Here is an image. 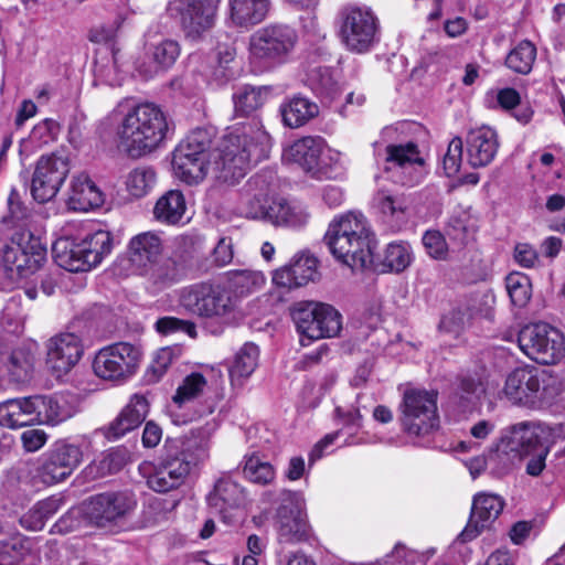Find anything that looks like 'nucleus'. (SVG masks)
I'll list each match as a JSON object with an SVG mask.
<instances>
[{"label": "nucleus", "instance_id": "f03ea898", "mask_svg": "<svg viewBox=\"0 0 565 565\" xmlns=\"http://www.w3.org/2000/svg\"><path fill=\"white\" fill-rule=\"evenodd\" d=\"M210 440L204 430L167 440L164 455L147 483L156 492H169L182 486L193 467L209 457Z\"/></svg>", "mask_w": 565, "mask_h": 565}, {"label": "nucleus", "instance_id": "c9c22d12", "mask_svg": "<svg viewBox=\"0 0 565 565\" xmlns=\"http://www.w3.org/2000/svg\"><path fill=\"white\" fill-rule=\"evenodd\" d=\"M230 19L236 26L248 28L260 23L267 15L269 0H228Z\"/></svg>", "mask_w": 565, "mask_h": 565}, {"label": "nucleus", "instance_id": "774afa93", "mask_svg": "<svg viewBox=\"0 0 565 565\" xmlns=\"http://www.w3.org/2000/svg\"><path fill=\"white\" fill-rule=\"evenodd\" d=\"M21 441L28 452H34L46 444L47 434L39 428L26 429L21 435Z\"/></svg>", "mask_w": 565, "mask_h": 565}, {"label": "nucleus", "instance_id": "4d7b16f0", "mask_svg": "<svg viewBox=\"0 0 565 565\" xmlns=\"http://www.w3.org/2000/svg\"><path fill=\"white\" fill-rule=\"evenodd\" d=\"M427 557L425 554L408 548L402 543H397L391 554L386 555L382 564L384 565H416L423 564Z\"/></svg>", "mask_w": 565, "mask_h": 565}, {"label": "nucleus", "instance_id": "a211bd4d", "mask_svg": "<svg viewBox=\"0 0 565 565\" xmlns=\"http://www.w3.org/2000/svg\"><path fill=\"white\" fill-rule=\"evenodd\" d=\"M68 161L55 153L42 156L35 164L31 181V194L40 203L56 196L68 174Z\"/></svg>", "mask_w": 565, "mask_h": 565}, {"label": "nucleus", "instance_id": "f257e3e1", "mask_svg": "<svg viewBox=\"0 0 565 565\" xmlns=\"http://www.w3.org/2000/svg\"><path fill=\"white\" fill-rule=\"evenodd\" d=\"M270 146V136L258 119L236 124L223 136L213 170L218 179L235 183L245 177L252 164L268 157Z\"/></svg>", "mask_w": 565, "mask_h": 565}, {"label": "nucleus", "instance_id": "6ab92c4d", "mask_svg": "<svg viewBox=\"0 0 565 565\" xmlns=\"http://www.w3.org/2000/svg\"><path fill=\"white\" fill-rule=\"evenodd\" d=\"M424 160L418 148L413 142L405 145H388L386 147L385 170L392 172L394 182L413 186L424 175Z\"/></svg>", "mask_w": 565, "mask_h": 565}, {"label": "nucleus", "instance_id": "37998d69", "mask_svg": "<svg viewBox=\"0 0 565 565\" xmlns=\"http://www.w3.org/2000/svg\"><path fill=\"white\" fill-rule=\"evenodd\" d=\"M79 242L85 249L86 259L89 260L92 268L99 265L113 249V236L108 231L104 230L88 234Z\"/></svg>", "mask_w": 565, "mask_h": 565}, {"label": "nucleus", "instance_id": "4468645a", "mask_svg": "<svg viewBox=\"0 0 565 565\" xmlns=\"http://www.w3.org/2000/svg\"><path fill=\"white\" fill-rule=\"evenodd\" d=\"M339 35L348 50L363 53L371 49L377 31V19L366 7L350 4L340 11Z\"/></svg>", "mask_w": 565, "mask_h": 565}, {"label": "nucleus", "instance_id": "bb28decb", "mask_svg": "<svg viewBox=\"0 0 565 565\" xmlns=\"http://www.w3.org/2000/svg\"><path fill=\"white\" fill-rule=\"evenodd\" d=\"M164 249L160 233L141 232L134 235L126 248L127 259L136 273L148 271L160 259Z\"/></svg>", "mask_w": 565, "mask_h": 565}, {"label": "nucleus", "instance_id": "de8ad7c7", "mask_svg": "<svg viewBox=\"0 0 565 565\" xmlns=\"http://www.w3.org/2000/svg\"><path fill=\"white\" fill-rule=\"evenodd\" d=\"M536 57V49L530 41L520 42L505 58L507 66L515 73L527 74Z\"/></svg>", "mask_w": 565, "mask_h": 565}, {"label": "nucleus", "instance_id": "c03bdc74", "mask_svg": "<svg viewBox=\"0 0 565 565\" xmlns=\"http://www.w3.org/2000/svg\"><path fill=\"white\" fill-rule=\"evenodd\" d=\"M374 204L385 221L397 224L405 222L407 203L404 196L379 192L374 198Z\"/></svg>", "mask_w": 565, "mask_h": 565}, {"label": "nucleus", "instance_id": "c85d7f7f", "mask_svg": "<svg viewBox=\"0 0 565 565\" xmlns=\"http://www.w3.org/2000/svg\"><path fill=\"white\" fill-rule=\"evenodd\" d=\"M467 161L472 168L490 164L499 149L497 131L488 126L470 129L466 136Z\"/></svg>", "mask_w": 565, "mask_h": 565}, {"label": "nucleus", "instance_id": "cd10ccee", "mask_svg": "<svg viewBox=\"0 0 565 565\" xmlns=\"http://www.w3.org/2000/svg\"><path fill=\"white\" fill-rule=\"evenodd\" d=\"M270 186L260 177L252 178L243 188L239 199L241 214L252 220H269L271 214Z\"/></svg>", "mask_w": 565, "mask_h": 565}, {"label": "nucleus", "instance_id": "9d476101", "mask_svg": "<svg viewBox=\"0 0 565 565\" xmlns=\"http://www.w3.org/2000/svg\"><path fill=\"white\" fill-rule=\"evenodd\" d=\"M437 392L411 388L405 391L401 404V425L405 433L426 436L438 429Z\"/></svg>", "mask_w": 565, "mask_h": 565}, {"label": "nucleus", "instance_id": "39448f33", "mask_svg": "<svg viewBox=\"0 0 565 565\" xmlns=\"http://www.w3.org/2000/svg\"><path fill=\"white\" fill-rule=\"evenodd\" d=\"M179 306L192 316L222 324L236 323L243 317L238 298L226 288L209 282L182 288Z\"/></svg>", "mask_w": 565, "mask_h": 565}, {"label": "nucleus", "instance_id": "473e14b6", "mask_svg": "<svg viewBox=\"0 0 565 565\" xmlns=\"http://www.w3.org/2000/svg\"><path fill=\"white\" fill-rule=\"evenodd\" d=\"M52 253L55 263L67 271L78 273L92 269L79 241L61 237L53 244Z\"/></svg>", "mask_w": 565, "mask_h": 565}, {"label": "nucleus", "instance_id": "f3484780", "mask_svg": "<svg viewBox=\"0 0 565 565\" xmlns=\"http://www.w3.org/2000/svg\"><path fill=\"white\" fill-rule=\"evenodd\" d=\"M220 0H172L167 12L177 20L186 36L195 39L211 29Z\"/></svg>", "mask_w": 565, "mask_h": 565}, {"label": "nucleus", "instance_id": "4c0bfd02", "mask_svg": "<svg viewBox=\"0 0 565 565\" xmlns=\"http://www.w3.org/2000/svg\"><path fill=\"white\" fill-rule=\"evenodd\" d=\"M309 213L307 209L299 203H290L284 199H275L271 201V214L269 213V222L275 225L288 227H301L307 224Z\"/></svg>", "mask_w": 565, "mask_h": 565}, {"label": "nucleus", "instance_id": "1a4fd4ad", "mask_svg": "<svg viewBox=\"0 0 565 565\" xmlns=\"http://www.w3.org/2000/svg\"><path fill=\"white\" fill-rule=\"evenodd\" d=\"M213 134L198 128L191 131L174 149L172 168L174 175L186 184H196L206 177L210 167V148Z\"/></svg>", "mask_w": 565, "mask_h": 565}, {"label": "nucleus", "instance_id": "4be33fe9", "mask_svg": "<svg viewBox=\"0 0 565 565\" xmlns=\"http://www.w3.org/2000/svg\"><path fill=\"white\" fill-rule=\"evenodd\" d=\"M180 44L170 39L146 45L142 56L136 60L135 70L143 79H151L170 70L180 56Z\"/></svg>", "mask_w": 565, "mask_h": 565}, {"label": "nucleus", "instance_id": "c756f323", "mask_svg": "<svg viewBox=\"0 0 565 565\" xmlns=\"http://www.w3.org/2000/svg\"><path fill=\"white\" fill-rule=\"evenodd\" d=\"M319 276L318 259L309 253L295 256L289 266L281 267L274 273L273 281L288 289L298 288L315 281Z\"/></svg>", "mask_w": 565, "mask_h": 565}, {"label": "nucleus", "instance_id": "052dcab7", "mask_svg": "<svg viewBox=\"0 0 565 565\" xmlns=\"http://www.w3.org/2000/svg\"><path fill=\"white\" fill-rule=\"evenodd\" d=\"M462 139L460 137L452 138L443 160L444 170L448 177H454L459 171L462 162Z\"/></svg>", "mask_w": 565, "mask_h": 565}, {"label": "nucleus", "instance_id": "7c9ffc66", "mask_svg": "<svg viewBox=\"0 0 565 565\" xmlns=\"http://www.w3.org/2000/svg\"><path fill=\"white\" fill-rule=\"evenodd\" d=\"M31 423L57 425L71 418L75 409L62 396L34 395L29 396Z\"/></svg>", "mask_w": 565, "mask_h": 565}, {"label": "nucleus", "instance_id": "a878e982", "mask_svg": "<svg viewBox=\"0 0 565 565\" xmlns=\"http://www.w3.org/2000/svg\"><path fill=\"white\" fill-rule=\"evenodd\" d=\"M209 508L225 522L232 512L246 503L245 489L228 475H222L214 483L213 490L206 495Z\"/></svg>", "mask_w": 565, "mask_h": 565}, {"label": "nucleus", "instance_id": "dca6fc26", "mask_svg": "<svg viewBox=\"0 0 565 565\" xmlns=\"http://www.w3.org/2000/svg\"><path fill=\"white\" fill-rule=\"evenodd\" d=\"M136 508V500L127 492H104L82 503L85 520L97 526L108 527L124 520Z\"/></svg>", "mask_w": 565, "mask_h": 565}, {"label": "nucleus", "instance_id": "2f4dec72", "mask_svg": "<svg viewBox=\"0 0 565 565\" xmlns=\"http://www.w3.org/2000/svg\"><path fill=\"white\" fill-rule=\"evenodd\" d=\"M38 351V343L30 341L22 343L10 352L6 366L11 381L23 383L31 380Z\"/></svg>", "mask_w": 565, "mask_h": 565}, {"label": "nucleus", "instance_id": "ea45409f", "mask_svg": "<svg viewBox=\"0 0 565 565\" xmlns=\"http://www.w3.org/2000/svg\"><path fill=\"white\" fill-rule=\"evenodd\" d=\"M319 113L317 104L308 98L295 96L280 106V114L285 126L299 128L316 117Z\"/></svg>", "mask_w": 565, "mask_h": 565}, {"label": "nucleus", "instance_id": "09e8293b", "mask_svg": "<svg viewBox=\"0 0 565 565\" xmlns=\"http://www.w3.org/2000/svg\"><path fill=\"white\" fill-rule=\"evenodd\" d=\"M505 287L511 302L523 308L532 297V284L530 278L522 273H511L505 278Z\"/></svg>", "mask_w": 565, "mask_h": 565}, {"label": "nucleus", "instance_id": "9b49d317", "mask_svg": "<svg viewBox=\"0 0 565 565\" xmlns=\"http://www.w3.org/2000/svg\"><path fill=\"white\" fill-rule=\"evenodd\" d=\"M521 351L540 364H555L565 356V338L545 322L524 326L518 335Z\"/></svg>", "mask_w": 565, "mask_h": 565}, {"label": "nucleus", "instance_id": "412c9836", "mask_svg": "<svg viewBox=\"0 0 565 565\" xmlns=\"http://www.w3.org/2000/svg\"><path fill=\"white\" fill-rule=\"evenodd\" d=\"M542 381L533 366L514 369L507 376L503 393L515 405L533 407L541 401Z\"/></svg>", "mask_w": 565, "mask_h": 565}, {"label": "nucleus", "instance_id": "7ed1b4c3", "mask_svg": "<svg viewBox=\"0 0 565 565\" xmlns=\"http://www.w3.org/2000/svg\"><path fill=\"white\" fill-rule=\"evenodd\" d=\"M324 242L331 254L351 269H363L373 262L374 239L366 217L349 212L329 224Z\"/></svg>", "mask_w": 565, "mask_h": 565}, {"label": "nucleus", "instance_id": "6e6d98bb", "mask_svg": "<svg viewBox=\"0 0 565 565\" xmlns=\"http://www.w3.org/2000/svg\"><path fill=\"white\" fill-rule=\"evenodd\" d=\"M28 542L20 537H13L0 542V565H19L29 554Z\"/></svg>", "mask_w": 565, "mask_h": 565}, {"label": "nucleus", "instance_id": "bf43d9fd", "mask_svg": "<svg viewBox=\"0 0 565 565\" xmlns=\"http://www.w3.org/2000/svg\"><path fill=\"white\" fill-rule=\"evenodd\" d=\"M423 245L427 254L438 260L447 258L448 244L439 231L429 230L423 235Z\"/></svg>", "mask_w": 565, "mask_h": 565}, {"label": "nucleus", "instance_id": "338daca9", "mask_svg": "<svg viewBox=\"0 0 565 565\" xmlns=\"http://www.w3.org/2000/svg\"><path fill=\"white\" fill-rule=\"evenodd\" d=\"M174 358L173 349L162 348L157 351L149 371L153 374V380H159L170 366Z\"/></svg>", "mask_w": 565, "mask_h": 565}, {"label": "nucleus", "instance_id": "5fc2aeb1", "mask_svg": "<svg viewBox=\"0 0 565 565\" xmlns=\"http://www.w3.org/2000/svg\"><path fill=\"white\" fill-rule=\"evenodd\" d=\"M228 281L242 294L252 292L265 284V276L257 270H234L228 273Z\"/></svg>", "mask_w": 565, "mask_h": 565}, {"label": "nucleus", "instance_id": "5701e85b", "mask_svg": "<svg viewBox=\"0 0 565 565\" xmlns=\"http://www.w3.org/2000/svg\"><path fill=\"white\" fill-rule=\"evenodd\" d=\"M324 147V141L321 137H303L284 151V159L299 164L306 172L311 173L313 177L321 178H337L341 171L328 170L320 167V157Z\"/></svg>", "mask_w": 565, "mask_h": 565}, {"label": "nucleus", "instance_id": "f704fd0d", "mask_svg": "<svg viewBox=\"0 0 565 565\" xmlns=\"http://www.w3.org/2000/svg\"><path fill=\"white\" fill-rule=\"evenodd\" d=\"M259 349L254 343H245L228 365V376L234 388H242L258 365Z\"/></svg>", "mask_w": 565, "mask_h": 565}, {"label": "nucleus", "instance_id": "13d9d810", "mask_svg": "<svg viewBox=\"0 0 565 565\" xmlns=\"http://www.w3.org/2000/svg\"><path fill=\"white\" fill-rule=\"evenodd\" d=\"M156 329L162 334L184 332L192 339L198 337L196 326L193 321L179 319L177 317H162L158 319Z\"/></svg>", "mask_w": 565, "mask_h": 565}, {"label": "nucleus", "instance_id": "69168bd1", "mask_svg": "<svg viewBox=\"0 0 565 565\" xmlns=\"http://www.w3.org/2000/svg\"><path fill=\"white\" fill-rule=\"evenodd\" d=\"M513 258L523 268H534L540 263L537 250L529 243H518L514 246Z\"/></svg>", "mask_w": 565, "mask_h": 565}, {"label": "nucleus", "instance_id": "b1692460", "mask_svg": "<svg viewBox=\"0 0 565 565\" xmlns=\"http://www.w3.org/2000/svg\"><path fill=\"white\" fill-rule=\"evenodd\" d=\"M504 507L503 499L493 493H478L473 497L471 513L466 527L458 535L461 542H469L489 529Z\"/></svg>", "mask_w": 565, "mask_h": 565}, {"label": "nucleus", "instance_id": "e433bc0d", "mask_svg": "<svg viewBox=\"0 0 565 565\" xmlns=\"http://www.w3.org/2000/svg\"><path fill=\"white\" fill-rule=\"evenodd\" d=\"M186 212V202L179 190H170L160 196L153 207L156 220L162 224L175 225L182 222Z\"/></svg>", "mask_w": 565, "mask_h": 565}, {"label": "nucleus", "instance_id": "6e6552de", "mask_svg": "<svg viewBox=\"0 0 565 565\" xmlns=\"http://www.w3.org/2000/svg\"><path fill=\"white\" fill-rule=\"evenodd\" d=\"M297 41L296 30L287 24L263 26L249 36L250 63L260 71L274 68L288 60Z\"/></svg>", "mask_w": 565, "mask_h": 565}, {"label": "nucleus", "instance_id": "864d4df0", "mask_svg": "<svg viewBox=\"0 0 565 565\" xmlns=\"http://www.w3.org/2000/svg\"><path fill=\"white\" fill-rule=\"evenodd\" d=\"M128 460V454L122 448H110L95 460L90 469L96 470L98 477L116 473L122 469Z\"/></svg>", "mask_w": 565, "mask_h": 565}, {"label": "nucleus", "instance_id": "72a5a7b5", "mask_svg": "<svg viewBox=\"0 0 565 565\" xmlns=\"http://www.w3.org/2000/svg\"><path fill=\"white\" fill-rule=\"evenodd\" d=\"M103 203V195L97 185L86 173L73 178L68 205L75 211H89Z\"/></svg>", "mask_w": 565, "mask_h": 565}, {"label": "nucleus", "instance_id": "79ce46f5", "mask_svg": "<svg viewBox=\"0 0 565 565\" xmlns=\"http://www.w3.org/2000/svg\"><path fill=\"white\" fill-rule=\"evenodd\" d=\"M0 425L8 428L32 425L29 396L12 398L1 403Z\"/></svg>", "mask_w": 565, "mask_h": 565}, {"label": "nucleus", "instance_id": "423d86ee", "mask_svg": "<svg viewBox=\"0 0 565 565\" xmlns=\"http://www.w3.org/2000/svg\"><path fill=\"white\" fill-rule=\"evenodd\" d=\"M564 439L565 426L563 424L551 426L523 422L512 427L508 444L511 451H516L520 457L527 458L526 473L537 477L546 466V457L552 445Z\"/></svg>", "mask_w": 565, "mask_h": 565}, {"label": "nucleus", "instance_id": "a18cd8bd", "mask_svg": "<svg viewBox=\"0 0 565 565\" xmlns=\"http://www.w3.org/2000/svg\"><path fill=\"white\" fill-rule=\"evenodd\" d=\"M413 262L412 247L406 242L390 243L383 255L382 265L393 273L404 271Z\"/></svg>", "mask_w": 565, "mask_h": 565}, {"label": "nucleus", "instance_id": "680f3d73", "mask_svg": "<svg viewBox=\"0 0 565 565\" xmlns=\"http://www.w3.org/2000/svg\"><path fill=\"white\" fill-rule=\"evenodd\" d=\"M124 417L128 422L129 425H132L135 428L138 427L146 418L148 413V402L141 395H134L128 403V405L121 411Z\"/></svg>", "mask_w": 565, "mask_h": 565}, {"label": "nucleus", "instance_id": "2eb2a0df", "mask_svg": "<svg viewBox=\"0 0 565 565\" xmlns=\"http://www.w3.org/2000/svg\"><path fill=\"white\" fill-rule=\"evenodd\" d=\"M292 319L298 332L309 340L335 337L342 328L339 311L321 302L300 303L294 310Z\"/></svg>", "mask_w": 565, "mask_h": 565}, {"label": "nucleus", "instance_id": "49530a36", "mask_svg": "<svg viewBox=\"0 0 565 565\" xmlns=\"http://www.w3.org/2000/svg\"><path fill=\"white\" fill-rule=\"evenodd\" d=\"M139 275L147 276L159 289L178 282L181 276L177 262L171 258L154 262L150 270L140 271Z\"/></svg>", "mask_w": 565, "mask_h": 565}, {"label": "nucleus", "instance_id": "3c124183", "mask_svg": "<svg viewBox=\"0 0 565 565\" xmlns=\"http://www.w3.org/2000/svg\"><path fill=\"white\" fill-rule=\"evenodd\" d=\"M206 386V380L201 373H191L188 375L180 386L178 387L174 396L172 397L173 404L182 408L185 404L198 398Z\"/></svg>", "mask_w": 565, "mask_h": 565}, {"label": "nucleus", "instance_id": "0eeeda50", "mask_svg": "<svg viewBox=\"0 0 565 565\" xmlns=\"http://www.w3.org/2000/svg\"><path fill=\"white\" fill-rule=\"evenodd\" d=\"M46 260V248L30 232L17 233L0 246V284L4 287L38 270Z\"/></svg>", "mask_w": 565, "mask_h": 565}, {"label": "nucleus", "instance_id": "f8f14e48", "mask_svg": "<svg viewBox=\"0 0 565 565\" xmlns=\"http://www.w3.org/2000/svg\"><path fill=\"white\" fill-rule=\"evenodd\" d=\"M89 446L90 441L86 437H82L75 443L56 441L41 458L38 468L39 478L45 484L65 480L82 463L84 454Z\"/></svg>", "mask_w": 565, "mask_h": 565}, {"label": "nucleus", "instance_id": "603ef678", "mask_svg": "<svg viewBox=\"0 0 565 565\" xmlns=\"http://www.w3.org/2000/svg\"><path fill=\"white\" fill-rule=\"evenodd\" d=\"M243 472L247 480L262 486L269 484L276 477L273 465L256 455L246 458Z\"/></svg>", "mask_w": 565, "mask_h": 565}, {"label": "nucleus", "instance_id": "a19ab883", "mask_svg": "<svg viewBox=\"0 0 565 565\" xmlns=\"http://www.w3.org/2000/svg\"><path fill=\"white\" fill-rule=\"evenodd\" d=\"M62 503V499L55 497L39 501L21 516L20 524L30 531H41L47 520L57 513Z\"/></svg>", "mask_w": 565, "mask_h": 565}, {"label": "nucleus", "instance_id": "0e129e2a", "mask_svg": "<svg viewBox=\"0 0 565 565\" xmlns=\"http://www.w3.org/2000/svg\"><path fill=\"white\" fill-rule=\"evenodd\" d=\"M310 81L312 88L317 94L332 97L337 90V84L328 68H318L313 71L310 76Z\"/></svg>", "mask_w": 565, "mask_h": 565}, {"label": "nucleus", "instance_id": "393cba45", "mask_svg": "<svg viewBox=\"0 0 565 565\" xmlns=\"http://www.w3.org/2000/svg\"><path fill=\"white\" fill-rule=\"evenodd\" d=\"M46 351L47 365L57 376H62L78 363L84 349L76 334L61 333L49 340Z\"/></svg>", "mask_w": 565, "mask_h": 565}, {"label": "nucleus", "instance_id": "e2e57ef3", "mask_svg": "<svg viewBox=\"0 0 565 565\" xmlns=\"http://www.w3.org/2000/svg\"><path fill=\"white\" fill-rule=\"evenodd\" d=\"M483 388L481 383L472 377H465L459 385V398L461 406L466 409L476 405L480 399Z\"/></svg>", "mask_w": 565, "mask_h": 565}, {"label": "nucleus", "instance_id": "20e7f679", "mask_svg": "<svg viewBox=\"0 0 565 565\" xmlns=\"http://www.w3.org/2000/svg\"><path fill=\"white\" fill-rule=\"evenodd\" d=\"M168 121L164 113L152 103L130 108L117 127L120 146L131 156L140 157L154 150L166 138Z\"/></svg>", "mask_w": 565, "mask_h": 565}, {"label": "nucleus", "instance_id": "aec40b11", "mask_svg": "<svg viewBox=\"0 0 565 565\" xmlns=\"http://www.w3.org/2000/svg\"><path fill=\"white\" fill-rule=\"evenodd\" d=\"M280 495L286 502L277 510L278 540L285 544L305 542L310 536L307 514L298 502L297 494L290 490H281Z\"/></svg>", "mask_w": 565, "mask_h": 565}, {"label": "nucleus", "instance_id": "58836bf2", "mask_svg": "<svg viewBox=\"0 0 565 565\" xmlns=\"http://www.w3.org/2000/svg\"><path fill=\"white\" fill-rule=\"evenodd\" d=\"M269 88L266 86L243 85L235 89L232 99L236 116L247 117L266 102Z\"/></svg>", "mask_w": 565, "mask_h": 565}, {"label": "nucleus", "instance_id": "ddd939ff", "mask_svg": "<svg viewBox=\"0 0 565 565\" xmlns=\"http://www.w3.org/2000/svg\"><path fill=\"white\" fill-rule=\"evenodd\" d=\"M141 351L129 342H117L102 348L93 361L96 376L111 382L131 377L140 363Z\"/></svg>", "mask_w": 565, "mask_h": 565}, {"label": "nucleus", "instance_id": "8fccbe9b", "mask_svg": "<svg viewBox=\"0 0 565 565\" xmlns=\"http://www.w3.org/2000/svg\"><path fill=\"white\" fill-rule=\"evenodd\" d=\"M156 184V172L149 167H138L126 179L127 191L135 198L147 195Z\"/></svg>", "mask_w": 565, "mask_h": 565}]
</instances>
